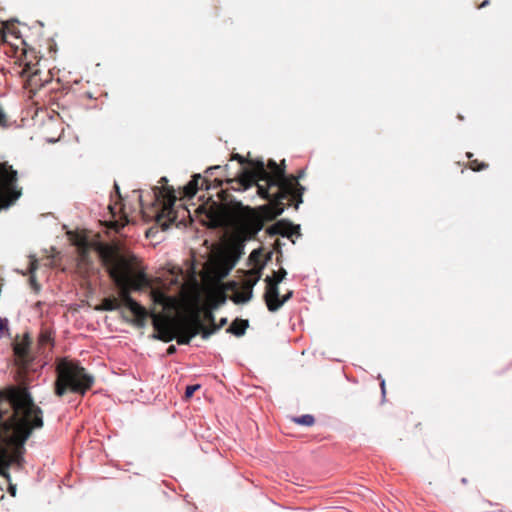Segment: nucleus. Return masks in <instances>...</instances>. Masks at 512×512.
<instances>
[{
	"instance_id": "12",
	"label": "nucleus",
	"mask_w": 512,
	"mask_h": 512,
	"mask_svg": "<svg viewBox=\"0 0 512 512\" xmlns=\"http://www.w3.org/2000/svg\"><path fill=\"white\" fill-rule=\"evenodd\" d=\"M151 317L153 318V327L156 331V334L154 335L156 339L164 342H170L176 338L174 331L163 323L158 316L152 314Z\"/></svg>"
},
{
	"instance_id": "31",
	"label": "nucleus",
	"mask_w": 512,
	"mask_h": 512,
	"mask_svg": "<svg viewBox=\"0 0 512 512\" xmlns=\"http://www.w3.org/2000/svg\"><path fill=\"white\" fill-rule=\"evenodd\" d=\"M233 159H237L241 165L244 164V162H245V159L242 156H240L239 154H235L233 156Z\"/></svg>"
},
{
	"instance_id": "29",
	"label": "nucleus",
	"mask_w": 512,
	"mask_h": 512,
	"mask_svg": "<svg viewBox=\"0 0 512 512\" xmlns=\"http://www.w3.org/2000/svg\"><path fill=\"white\" fill-rule=\"evenodd\" d=\"M222 169V166L216 165L207 168L206 173L212 175L214 170Z\"/></svg>"
},
{
	"instance_id": "16",
	"label": "nucleus",
	"mask_w": 512,
	"mask_h": 512,
	"mask_svg": "<svg viewBox=\"0 0 512 512\" xmlns=\"http://www.w3.org/2000/svg\"><path fill=\"white\" fill-rule=\"evenodd\" d=\"M121 308V303L115 297H106L101 304L96 307L98 311H116Z\"/></svg>"
},
{
	"instance_id": "13",
	"label": "nucleus",
	"mask_w": 512,
	"mask_h": 512,
	"mask_svg": "<svg viewBox=\"0 0 512 512\" xmlns=\"http://www.w3.org/2000/svg\"><path fill=\"white\" fill-rule=\"evenodd\" d=\"M91 248L87 241L81 240L77 243L78 265L81 269H90L93 266Z\"/></svg>"
},
{
	"instance_id": "19",
	"label": "nucleus",
	"mask_w": 512,
	"mask_h": 512,
	"mask_svg": "<svg viewBox=\"0 0 512 512\" xmlns=\"http://www.w3.org/2000/svg\"><path fill=\"white\" fill-rule=\"evenodd\" d=\"M185 332H183L179 337H177V343L179 345H188L190 344L192 338H194L198 334V330L191 327H186Z\"/></svg>"
},
{
	"instance_id": "17",
	"label": "nucleus",
	"mask_w": 512,
	"mask_h": 512,
	"mask_svg": "<svg viewBox=\"0 0 512 512\" xmlns=\"http://www.w3.org/2000/svg\"><path fill=\"white\" fill-rule=\"evenodd\" d=\"M248 327V321L247 320H238L236 319L231 323L229 328L227 329V332L235 335V336H242L244 335L246 329Z\"/></svg>"
},
{
	"instance_id": "8",
	"label": "nucleus",
	"mask_w": 512,
	"mask_h": 512,
	"mask_svg": "<svg viewBox=\"0 0 512 512\" xmlns=\"http://www.w3.org/2000/svg\"><path fill=\"white\" fill-rule=\"evenodd\" d=\"M257 281H258V279L249 278L241 286H238L234 282L233 287H231V290L233 291L231 300L235 304H244V303L249 302L251 300V298L253 297V287Z\"/></svg>"
},
{
	"instance_id": "14",
	"label": "nucleus",
	"mask_w": 512,
	"mask_h": 512,
	"mask_svg": "<svg viewBox=\"0 0 512 512\" xmlns=\"http://www.w3.org/2000/svg\"><path fill=\"white\" fill-rule=\"evenodd\" d=\"M206 181L201 177L200 174L193 176L192 180L185 186V195L187 197H193L198 189L202 188Z\"/></svg>"
},
{
	"instance_id": "27",
	"label": "nucleus",
	"mask_w": 512,
	"mask_h": 512,
	"mask_svg": "<svg viewBox=\"0 0 512 512\" xmlns=\"http://www.w3.org/2000/svg\"><path fill=\"white\" fill-rule=\"evenodd\" d=\"M209 217L214 224H219L223 220L222 215L213 214V215H210Z\"/></svg>"
},
{
	"instance_id": "11",
	"label": "nucleus",
	"mask_w": 512,
	"mask_h": 512,
	"mask_svg": "<svg viewBox=\"0 0 512 512\" xmlns=\"http://www.w3.org/2000/svg\"><path fill=\"white\" fill-rule=\"evenodd\" d=\"M261 229L262 224L256 220L249 219L243 224L239 231L240 241L237 244L239 254L243 252L245 241L253 239Z\"/></svg>"
},
{
	"instance_id": "9",
	"label": "nucleus",
	"mask_w": 512,
	"mask_h": 512,
	"mask_svg": "<svg viewBox=\"0 0 512 512\" xmlns=\"http://www.w3.org/2000/svg\"><path fill=\"white\" fill-rule=\"evenodd\" d=\"M13 351L18 364L23 369H32L31 365L34 360V356L31 352L30 341L28 338H25L21 342L16 343L13 347Z\"/></svg>"
},
{
	"instance_id": "33",
	"label": "nucleus",
	"mask_w": 512,
	"mask_h": 512,
	"mask_svg": "<svg viewBox=\"0 0 512 512\" xmlns=\"http://www.w3.org/2000/svg\"><path fill=\"white\" fill-rule=\"evenodd\" d=\"M380 385H381L382 394L385 395V381H384V379H381Z\"/></svg>"
},
{
	"instance_id": "24",
	"label": "nucleus",
	"mask_w": 512,
	"mask_h": 512,
	"mask_svg": "<svg viewBox=\"0 0 512 512\" xmlns=\"http://www.w3.org/2000/svg\"><path fill=\"white\" fill-rule=\"evenodd\" d=\"M200 388V385L199 384H196V385H189L186 387V390H185V397L186 398H190L193 396L194 392L196 390H198Z\"/></svg>"
},
{
	"instance_id": "15",
	"label": "nucleus",
	"mask_w": 512,
	"mask_h": 512,
	"mask_svg": "<svg viewBox=\"0 0 512 512\" xmlns=\"http://www.w3.org/2000/svg\"><path fill=\"white\" fill-rule=\"evenodd\" d=\"M38 345L42 353L46 352L47 347L50 349L53 346V333L50 329L44 328L41 330Z\"/></svg>"
},
{
	"instance_id": "28",
	"label": "nucleus",
	"mask_w": 512,
	"mask_h": 512,
	"mask_svg": "<svg viewBox=\"0 0 512 512\" xmlns=\"http://www.w3.org/2000/svg\"><path fill=\"white\" fill-rule=\"evenodd\" d=\"M476 163H477V161H474V162H472V164H471V168H472L473 170H475V171L483 170V169H485V168L487 167V165H486V164H484V163H482L480 166H477V167H476V166L474 165V164H476Z\"/></svg>"
},
{
	"instance_id": "4",
	"label": "nucleus",
	"mask_w": 512,
	"mask_h": 512,
	"mask_svg": "<svg viewBox=\"0 0 512 512\" xmlns=\"http://www.w3.org/2000/svg\"><path fill=\"white\" fill-rule=\"evenodd\" d=\"M55 372L54 393L58 397H63L68 392L85 395L95 382L94 376L84 367L67 359L57 362Z\"/></svg>"
},
{
	"instance_id": "7",
	"label": "nucleus",
	"mask_w": 512,
	"mask_h": 512,
	"mask_svg": "<svg viewBox=\"0 0 512 512\" xmlns=\"http://www.w3.org/2000/svg\"><path fill=\"white\" fill-rule=\"evenodd\" d=\"M293 296V291L287 292L282 298L279 295V288L275 284L266 287L264 299L270 312L278 311Z\"/></svg>"
},
{
	"instance_id": "32",
	"label": "nucleus",
	"mask_w": 512,
	"mask_h": 512,
	"mask_svg": "<svg viewBox=\"0 0 512 512\" xmlns=\"http://www.w3.org/2000/svg\"><path fill=\"white\" fill-rule=\"evenodd\" d=\"M175 351H176L175 346L171 345L167 349V354L171 355V354L175 353Z\"/></svg>"
},
{
	"instance_id": "25",
	"label": "nucleus",
	"mask_w": 512,
	"mask_h": 512,
	"mask_svg": "<svg viewBox=\"0 0 512 512\" xmlns=\"http://www.w3.org/2000/svg\"><path fill=\"white\" fill-rule=\"evenodd\" d=\"M6 126H7L6 114L4 113L3 109L0 107V127H6Z\"/></svg>"
},
{
	"instance_id": "6",
	"label": "nucleus",
	"mask_w": 512,
	"mask_h": 512,
	"mask_svg": "<svg viewBox=\"0 0 512 512\" xmlns=\"http://www.w3.org/2000/svg\"><path fill=\"white\" fill-rule=\"evenodd\" d=\"M17 171L5 164H0V211L8 208L20 197L16 187Z\"/></svg>"
},
{
	"instance_id": "2",
	"label": "nucleus",
	"mask_w": 512,
	"mask_h": 512,
	"mask_svg": "<svg viewBox=\"0 0 512 512\" xmlns=\"http://www.w3.org/2000/svg\"><path fill=\"white\" fill-rule=\"evenodd\" d=\"M12 415L0 416V475L8 478L14 461L11 451L22 446L33 429L43 426L42 410L34 403L28 388L15 392L11 399Z\"/></svg>"
},
{
	"instance_id": "18",
	"label": "nucleus",
	"mask_w": 512,
	"mask_h": 512,
	"mask_svg": "<svg viewBox=\"0 0 512 512\" xmlns=\"http://www.w3.org/2000/svg\"><path fill=\"white\" fill-rule=\"evenodd\" d=\"M130 312L135 317V324L139 327H144L147 322V318L150 316V313L140 304V309L130 310Z\"/></svg>"
},
{
	"instance_id": "34",
	"label": "nucleus",
	"mask_w": 512,
	"mask_h": 512,
	"mask_svg": "<svg viewBox=\"0 0 512 512\" xmlns=\"http://www.w3.org/2000/svg\"><path fill=\"white\" fill-rule=\"evenodd\" d=\"M489 4V0H484L481 5L479 6V8H484L486 7L487 5Z\"/></svg>"
},
{
	"instance_id": "30",
	"label": "nucleus",
	"mask_w": 512,
	"mask_h": 512,
	"mask_svg": "<svg viewBox=\"0 0 512 512\" xmlns=\"http://www.w3.org/2000/svg\"><path fill=\"white\" fill-rule=\"evenodd\" d=\"M6 329V325L5 323L3 322V320L0 318V339L3 337L4 335V330Z\"/></svg>"
},
{
	"instance_id": "22",
	"label": "nucleus",
	"mask_w": 512,
	"mask_h": 512,
	"mask_svg": "<svg viewBox=\"0 0 512 512\" xmlns=\"http://www.w3.org/2000/svg\"><path fill=\"white\" fill-rule=\"evenodd\" d=\"M293 421L297 424L304 425V426H311L315 422L314 416L310 414L301 415L298 417H294Z\"/></svg>"
},
{
	"instance_id": "5",
	"label": "nucleus",
	"mask_w": 512,
	"mask_h": 512,
	"mask_svg": "<svg viewBox=\"0 0 512 512\" xmlns=\"http://www.w3.org/2000/svg\"><path fill=\"white\" fill-rule=\"evenodd\" d=\"M17 171L5 164H0V211L8 208L20 197L16 187Z\"/></svg>"
},
{
	"instance_id": "20",
	"label": "nucleus",
	"mask_w": 512,
	"mask_h": 512,
	"mask_svg": "<svg viewBox=\"0 0 512 512\" xmlns=\"http://www.w3.org/2000/svg\"><path fill=\"white\" fill-rule=\"evenodd\" d=\"M287 275V272L285 269L281 268L278 272L274 273L273 277L267 276L266 281V287L269 286V284H275L278 287V284L283 281L285 276Z\"/></svg>"
},
{
	"instance_id": "21",
	"label": "nucleus",
	"mask_w": 512,
	"mask_h": 512,
	"mask_svg": "<svg viewBox=\"0 0 512 512\" xmlns=\"http://www.w3.org/2000/svg\"><path fill=\"white\" fill-rule=\"evenodd\" d=\"M231 208L236 213L245 214L250 216L252 213V209L249 206H244L240 201L233 200L231 201Z\"/></svg>"
},
{
	"instance_id": "3",
	"label": "nucleus",
	"mask_w": 512,
	"mask_h": 512,
	"mask_svg": "<svg viewBox=\"0 0 512 512\" xmlns=\"http://www.w3.org/2000/svg\"><path fill=\"white\" fill-rule=\"evenodd\" d=\"M99 255L109 277L118 288V300L121 306L129 310H139L140 304L131 297V292L149 287L150 280L142 268L133 267L135 257L132 256L128 260L108 248H101Z\"/></svg>"
},
{
	"instance_id": "10",
	"label": "nucleus",
	"mask_w": 512,
	"mask_h": 512,
	"mask_svg": "<svg viewBox=\"0 0 512 512\" xmlns=\"http://www.w3.org/2000/svg\"><path fill=\"white\" fill-rule=\"evenodd\" d=\"M267 232L274 236V235H281L282 237H287L289 239L292 238V236L300 237V225H294L288 220H279L276 223L272 224L268 227Z\"/></svg>"
},
{
	"instance_id": "26",
	"label": "nucleus",
	"mask_w": 512,
	"mask_h": 512,
	"mask_svg": "<svg viewBox=\"0 0 512 512\" xmlns=\"http://www.w3.org/2000/svg\"><path fill=\"white\" fill-rule=\"evenodd\" d=\"M153 297L157 303H163L166 300V296L163 293H155Z\"/></svg>"
},
{
	"instance_id": "36",
	"label": "nucleus",
	"mask_w": 512,
	"mask_h": 512,
	"mask_svg": "<svg viewBox=\"0 0 512 512\" xmlns=\"http://www.w3.org/2000/svg\"><path fill=\"white\" fill-rule=\"evenodd\" d=\"M461 482L465 484L467 482L466 478H462Z\"/></svg>"
},
{
	"instance_id": "23",
	"label": "nucleus",
	"mask_w": 512,
	"mask_h": 512,
	"mask_svg": "<svg viewBox=\"0 0 512 512\" xmlns=\"http://www.w3.org/2000/svg\"><path fill=\"white\" fill-rule=\"evenodd\" d=\"M227 323V318H222L220 320V323L218 326L214 327L213 329H202L201 330V336L203 339H208L214 332H216L217 330H219L221 327H223L224 325H226Z\"/></svg>"
},
{
	"instance_id": "35",
	"label": "nucleus",
	"mask_w": 512,
	"mask_h": 512,
	"mask_svg": "<svg viewBox=\"0 0 512 512\" xmlns=\"http://www.w3.org/2000/svg\"><path fill=\"white\" fill-rule=\"evenodd\" d=\"M162 227H163V229H167V228L169 227V224H168V223H166V222H164V223L162 224Z\"/></svg>"
},
{
	"instance_id": "1",
	"label": "nucleus",
	"mask_w": 512,
	"mask_h": 512,
	"mask_svg": "<svg viewBox=\"0 0 512 512\" xmlns=\"http://www.w3.org/2000/svg\"><path fill=\"white\" fill-rule=\"evenodd\" d=\"M246 167H241V178L237 182L239 191H246L253 185L257 187V194L263 199H270L269 188L277 187L276 199L270 202L269 215L275 218L281 215L285 210L282 202L284 199L291 198L296 200L295 208L303 202L302 195L305 188L299 184L294 177H288L283 167L270 159L266 167L262 159L250 160Z\"/></svg>"
}]
</instances>
